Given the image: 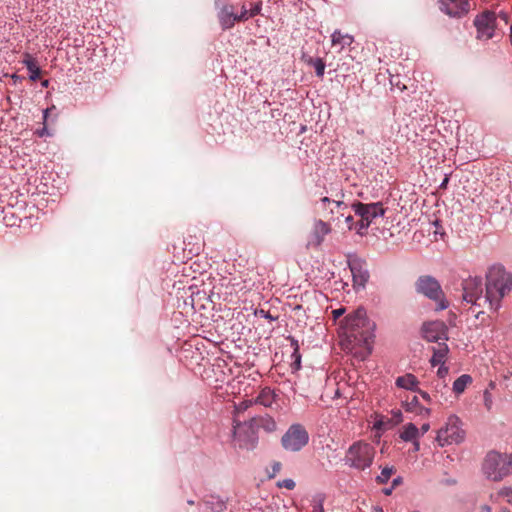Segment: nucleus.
I'll return each mask as SVG.
<instances>
[{
    "mask_svg": "<svg viewBox=\"0 0 512 512\" xmlns=\"http://www.w3.org/2000/svg\"><path fill=\"white\" fill-rule=\"evenodd\" d=\"M472 382V377L468 374H463L458 377L453 383V391L459 395L463 393L466 387Z\"/></svg>",
    "mask_w": 512,
    "mask_h": 512,
    "instance_id": "25",
    "label": "nucleus"
},
{
    "mask_svg": "<svg viewBox=\"0 0 512 512\" xmlns=\"http://www.w3.org/2000/svg\"><path fill=\"white\" fill-rule=\"evenodd\" d=\"M375 511L376 512H383L382 508H376Z\"/></svg>",
    "mask_w": 512,
    "mask_h": 512,
    "instance_id": "51",
    "label": "nucleus"
},
{
    "mask_svg": "<svg viewBox=\"0 0 512 512\" xmlns=\"http://www.w3.org/2000/svg\"><path fill=\"white\" fill-rule=\"evenodd\" d=\"M48 83H49V81H48V80H44V81L42 82V85H43L44 87H47V86H48Z\"/></svg>",
    "mask_w": 512,
    "mask_h": 512,
    "instance_id": "49",
    "label": "nucleus"
},
{
    "mask_svg": "<svg viewBox=\"0 0 512 512\" xmlns=\"http://www.w3.org/2000/svg\"><path fill=\"white\" fill-rule=\"evenodd\" d=\"M251 18L250 11L245 8V6L242 7V11L239 15L236 14V20L237 22H243Z\"/></svg>",
    "mask_w": 512,
    "mask_h": 512,
    "instance_id": "31",
    "label": "nucleus"
},
{
    "mask_svg": "<svg viewBox=\"0 0 512 512\" xmlns=\"http://www.w3.org/2000/svg\"><path fill=\"white\" fill-rule=\"evenodd\" d=\"M479 512H492V509L488 505H482L479 508Z\"/></svg>",
    "mask_w": 512,
    "mask_h": 512,
    "instance_id": "43",
    "label": "nucleus"
},
{
    "mask_svg": "<svg viewBox=\"0 0 512 512\" xmlns=\"http://www.w3.org/2000/svg\"><path fill=\"white\" fill-rule=\"evenodd\" d=\"M331 231L332 228L330 222L324 221L323 219L315 220L309 245L314 247L320 246L323 243L325 236L330 234Z\"/></svg>",
    "mask_w": 512,
    "mask_h": 512,
    "instance_id": "15",
    "label": "nucleus"
},
{
    "mask_svg": "<svg viewBox=\"0 0 512 512\" xmlns=\"http://www.w3.org/2000/svg\"><path fill=\"white\" fill-rule=\"evenodd\" d=\"M447 372H448V369H447V368H445V367H440V368L438 369V375H439L440 377H444V376L447 374Z\"/></svg>",
    "mask_w": 512,
    "mask_h": 512,
    "instance_id": "41",
    "label": "nucleus"
},
{
    "mask_svg": "<svg viewBox=\"0 0 512 512\" xmlns=\"http://www.w3.org/2000/svg\"><path fill=\"white\" fill-rule=\"evenodd\" d=\"M422 337L428 342H439L448 340V328L443 321L435 320L423 323L421 328Z\"/></svg>",
    "mask_w": 512,
    "mask_h": 512,
    "instance_id": "12",
    "label": "nucleus"
},
{
    "mask_svg": "<svg viewBox=\"0 0 512 512\" xmlns=\"http://www.w3.org/2000/svg\"><path fill=\"white\" fill-rule=\"evenodd\" d=\"M188 504H189V505H193V504H194V501H193V500H188Z\"/></svg>",
    "mask_w": 512,
    "mask_h": 512,
    "instance_id": "52",
    "label": "nucleus"
},
{
    "mask_svg": "<svg viewBox=\"0 0 512 512\" xmlns=\"http://www.w3.org/2000/svg\"><path fill=\"white\" fill-rule=\"evenodd\" d=\"M496 17L493 12L485 11L474 21L477 28V38L488 40L493 37Z\"/></svg>",
    "mask_w": 512,
    "mask_h": 512,
    "instance_id": "13",
    "label": "nucleus"
},
{
    "mask_svg": "<svg viewBox=\"0 0 512 512\" xmlns=\"http://www.w3.org/2000/svg\"><path fill=\"white\" fill-rule=\"evenodd\" d=\"M417 384L418 380L413 374H405L396 379V385L407 390H415Z\"/></svg>",
    "mask_w": 512,
    "mask_h": 512,
    "instance_id": "24",
    "label": "nucleus"
},
{
    "mask_svg": "<svg viewBox=\"0 0 512 512\" xmlns=\"http://www.w3.org/2000/svg\"><path fill=\"white\" fill-rule=\"evenodd\" d=\"M309 63L314 66L316 75L318 77H322L324 75V70H325L326 65L321 58L310 59Z\"/></svg>",
    "mask_w": 512,
    "mask_h": 512,
    "instance_id": "26",
    "label": "nucleus"
},
{
    "mask_svg": "<svg viewBox=\"0 0 512 512\" xmlns=\"http://www.w3.org/2000/svg\"><path fill=\"white\" fill-rule=\"evenodd\" d=\"M462 298L465 302L480 308L485 307L482 280L479 277H469L462 282Z\"/></svg>",
    "mask_w": 512,
    "mask_h": 512,
    "instance_id": "11",
    "label": "nucleus"
},
{
    "mask_svg": "<svg viewBox=\"0 0 512 512\" xmlns=\"http://www.w3.org/2000/svg\"><path fill=\"white\" fill-rule=\"evenodd\" d=\"M499 512H510V511L508 509H506V508H503Z\"/></svg>",
    "mask_w": 512,
    "mask_h": 512,
    "instance_id": "50",
    "label": "nucleus"
},
{
    "mask_svg": "<svg viewBox=\"0 0 512 512\" xmlns=\"http://www.w3.org/2000/svg\"><path fill=\"white\" fill-rule=\"evenodd\" d=\"M440 9L449 16L461 17L469 11L467 0H440Z\"/></svg>",
    "mask_w": 512,
    "mask_h": 512,
    "instance_id": "14",
    "label": "nucleus"
},
{
    "mask_svg": "<svg viewBox=\"0 0 512 512\" xmlns=\"http://www.w3.org/2000/svg\"><path fill=\"white\" fill-rule=\"evenodd\" d=\"M353 41V36L349 34H342L340 30H335L331 35L332 46L339 47V52L346 46H350Z\"/></svg>",
    "mask_w": 512,
    "mask_h": 512,
    "instance_id": "19",
    "label": "nucleus"
},
{
    "mask_svg": "<svg viewBox=\"0 0 512 512\" xmlns=\"http://www.w3.org/2000/svg\"><path fill=\"white\" fill-rule=\"evenodd\" d=\"M352 208L360 220L355 224L358 234L364 235L367 228L378 217H383L385 209L380 202L365 204L362 202L353 203Z\"/></svg>",
    "mask_w": 512,
    "mask_h": 512,
    "instance_id": "5",
    "label": "nucleus"
},
{
    "mask_svg": "<svg viewBox=\"0 0 512 512\" xmlns=\"http://www.w3.org/2000/svg\"><path fill=\"white\" fill-rule=\"evenodd\" d=\"M482 469L489 480L501 481L512 474V453L490 451L484 459Z\"/></svg>",
    "mask_w": 512,
    "mask_h": 512,
    "instance_id": "3",
    "label": "nucleus"
},
{
    "mask_svg": "<svg viewBox=\"0 0 512 512\" xmlns=\"http://www.w3.org/2000/svg\"><path fill=\"white\" fill-rule=\"evenodd\" d=\"M400 438L405 442H412L419 438V429L413 423H407L402 427Z\"/></svg>",
    "mask_w": 512,
    "mask_h": 512,
    "instance_id": "22",
    "label": "nucleus"
},
{
    "mask_svg": "<svg viewBox=\"0 0 512 512\" xmlns=\"http://www.w3.org/2000/svg\"><path fill=\"white\" fill-rule=\"evenodd\" d=\"M402 482V479L400 477L398 478H395L393 481H392V487L395 488L396 486H398L400 483Z\"/></svg>",
    "mask_w": 512,
    "mask_h": 512,
    "instance_id": "46",
    "label": "nucleus"
},
{
    "mask_svg": "<svg viewBox=\"0 0 512 512\" xmlns=\"http://www.w3.org/2000/svg\"><path fill=\"white\" fill-rule=\"evenodd\" d=\"M512 291V273L501 265H493L486 274L484 305L492 312L501 307L502 299Z\"/></svg>",
    "mask_w": 512,
    "mask_h": 512,
    "instance_id": "2",
    "label": "nucleus"
},
{
    "mask_svg": "<svg viewBox=\"0 0 512 512\" xmlns=\"http://www.w3.org/2000/svg\"><path fill=\"white\" fill-rule=\"evenodd\" d=\"M419 414L420 415H429L430 414V409L421 407L420 411H419Z\"/></svg>",
    "mask_w": 512,
    "mask_h": 512,
    "instance_id": "45",
    "label": "nucleus"
},
{
    "mask_svg": "<svg viewBox=\"0 0 512 512\" xmlns=\"http://www.w3.org/2000/svg\"><path fill=\"white\" fill-rule=\"evenodd\" d=\"M218 19L224 30L232 28L237 22L234 7L229 4L224 5L218 13Z\"/></svg>",
    "mask_w": 512,
    "mask_h": 512,
    "instance_id": "17",
    "label": "nucleus"
},
{
    "mask_svg": "<svg viewBox=\"0 0 512 512\" xmlns=\"http://www.w3.org/2000/svg\"><path fill=\"white\" fill-rule=\"evenodd\" d=\"M10 77L13 80L14 84H17L18 82H21L24 79V77L19 76L17 74H12L10 75Z\"/></svg>",
    "mask_w": 512,
    "mask_h": 512,
    "instance_id": "39",
    "label": "nucleus"
},
{
    "mask_svg": "<svg viewBox=\"0 0 512 512\" xmlns=\"http://www.w3.org/2000/svg\"><path fill=\"white\" fill-rule=\"evenodd\" d=\"M464 436L465 432L460 426L459 418L455 415H451L448 418L445 427L438 431L436 440L440 446H445L462 442Z\"/></svg>",
    "mask_w": 512,
    "mask_h": 512,
    "instance_id": "8",
    "label": "nucleus"
},
{
    "mask_svg": "<svg viewBox=\"0 0 512 512\" xmlns=\"http://www.w3.org/2000/svg\"><path fill=\"white\" fill-rule=\"evenodd\" d=\"M254 429L262 428L267 432H273L277 428V424L270 416L255 417L249 421Z\"/></svg>",
    "mask_w": 512,
    "mask_h": 512,
    "instance_id": "18",
    "label": "nucleus"
},
{
    "mask_svg": "<svg viewBox=\"0 0 512 512\" xmlns=\"http://www.w3.org/2000/svg\"><path fill=\"white\" fill-rule=\"evenodd\" d=\"M308 441V432L300 424L291 425L281 438L283 448L290 452L300 451L308 444Z\"/></svg>",
    "mask_w": 512,
    "mask_h": 512,
    "instance_id": "9",
    "label": "nucleus"
},
{
    "mask_svg": "<svg viewBox=\"0 0 512 512\" xmlns=\"http://www.w3.org/2000/svg\"><path fill=\"white\" fill-rule=\"evenodd\" d=\"M415 288L418 293L436 302L437 311L448 308L449 303L445 299L439 282L434 277L429 275L419 277L415 283Z\"/></svg>",
    "mask_w": 512,
    "mask_h": 512,
    "instance_id": "6",
    "label": "nucleus"
},
{
    "mask_svg": "<svg viewBox=\"0 0 512 512\" xmlns=\"http://www.w3.org/2000/svg\"><path fill=\"white\" fill-rule=\"evenodd\" d=\"M279 488H286L288 490H293L296 486L295 481L293 479H284L277 483Z\"/></svg>",
    "mask_w": 512,
    "mask_h": 512,
    "instance_id": "29",
    "label": "nucleus"
},
{
    "mask_svg": "<svg viewBox=\"0 0 512 512\" xmlns=\"http://www.w3.org/2000/svg\"><path fill=\"white\" fill-rule=\"evenodd\" d=\"M345 222H346L347 228L349 230L353 229V227L355 228L356 223H354V221H353V216H351V215L345 216Z\"/></svg>",
    "mask_w": 512,
    "mask_h": 512,
    "instance_id": "35",
    "label": "nucleus"
},
{
    "mask_svg": "<svg viewBox=\"0 0 512 512\" xmlns=\"http://www.w3.org/2000/svg\"><path fill=\"white\" fill-rule=\"evenodd\" d=\"M312 512H324V508H323V500H322V499H319V500H318V501L313 505Z\"/></svg>",
    "mask_w": 512,
    "mask_h": 512,
    "instance_id": "34",
    "label": "nucleus"
},
{
    "mask_svg": "<svg viewBox=\"0 0 512 512\" xmlns=\"http://www.w3.org/2000/svg\"><path fill=\"white\" fill-rule=\"evenodd\" d=\"M419 429V437L421 435H424L425 433H427L430 429V425L428 423H424Z\"/></svg>",
    "mask_w": 512,
    "mask_h": 512,
    "instance_id": "38",
    "label": "nucleus"
},
{
    "mask_svg": "<svg viewBox=\"0 0 512 512\" xmlns=\"http://www.w3.org/2000/svg\"><path fill=\"white\" fill-rule=\"evenodd\" d=\"M274 392L269 387L263 388L255 399L256 404L270 407L274 402Z\"/></svg>",
    "mask_w": 512,
    "mask_h": 512,
    "instance_id": "23",
    "label": "nucleus"
},
{
    "mask_svg": "<svg viewBox=\"0 0 512 512\" xmlns=\"http://www.w3.org/2000/svg\"><path fill=\"white\" fill-rule=\"evenodd\" d=\"M393 473L394 469L392 467H385L382 469L380 475L377 476L376 481L379 484H384L390 479Z\"/></svg>",
    "mask_w": 512,
    "mask_h": 512,
    "instance_id": "27",
    "label": "nucleus"
},
{
    "mask_svg": "<svg viewBox=\"0 0 512 512\" xmlns=\"http://www.w3.org/2000/svg\"><path fill=\"white\" fill-rule=\"evenodd\" d=\"M254 402L252 400H244L239 403V405L236 407V410L238 412H243L246 409H248Z\"/></svg>",
    "mask_w": 512,
    "mask_h": 512,
    "instance_id": "33",
    "label": "nucleus"
},
{
    "mask_svg": "<svg viewBox=\"0 0 512 512\" xmlns=\"http://www.w3.org/2000/svg\"><path fill=\"white\" fill-rule=\"evenodd\" d=\"M345 313V308H339L332 311L333 318L336 320Z\"/></svg>",
    "mask_w": 512,
    "mask_h": 512,
    "instance_id": "36",
    "label": "nucleus"
},
{
    "mask_svg": "<svg viewBox=\"0 0 512 512\" xmlns=\"http://www.w3.org/2000/svg\"><path fill=\"white\" fill-rule=\"evenodd\" d=\"M233 443L240 449H253L257 443V436L254 427L248 422H236L233 429Z\"/></svg>",
    "mask_w": 512,
    "mask_h": 512,
    "instance_id": "10",
    "label": "nucleus"
},
{
    "mask_svg": "<svg viewBox=\"0 0 512 512\" xmlns=\"http://www.w3.org/2000/svg\"><path fill=\"white\" fill-rule=\"evenodd\" d=\"M22 63L29 70V72H30V79L32 81H36L37 79H39L40 74H41V70L38 67L37 62L35 61V59L29 53H25L23 55Z\"/></svg>",
    "mask_w": 512,
    "mask_h": 512,
    "instance_id": "20",
    "label": "nucleus"
},
{
    "mask_svg": "<svg viewBox=\"0 0 512 512\" xmlns=\"http://www.w3.org/2000/svg\"><path fill=\"white\" fill-rule=\"evenodd\" d=\"M448 346L445 342L439 343L437 348H433V356L430 363L433 367L443 364L448 354Z\"/></svg>",
    "mask_w": 512,
    "mask_h": 512,
    "instance_id": "21",
    "label": "nucleus"
},
{
    "mask_svg": "<svg viewBox=\"0 0 512 512\" xmlns=\"http://www.w3.org/2000/svg\"><path fill=\"white\" fill-rule=\"evenodd\" d=\"M48 113H49V109H46L44 111V115H43V119H44V126L41 130H38L36 132V134L39 136V137H43V136H46V135H50L48 130H47V127H46V120H47V117H48Z\"/></svg>",
    "mask_w": 512,
    "mask_h": 512,
    "instance_id": "30",
    "label": "nucleus"
},
{
    "mask_svg": "<svg viewBox=\"0 0 512 512\" xmlns=\"http://www.w3.org/2000/svg\"><path fill=\"white\" fill-rule=\"evenodd\" d=\"M261 8H262V1H259L257 3H255L251 8H250V15L251 17H254L258 14H260L261 12Z\"/></svg>",
    "mask_w": 512,
    "mask_h": 512,
    "instance_id": "32",
    "label": "nucleus"
},
{
    "mask_svg": "<svg viewBox=\"0 0 512 512\" xmlns=\"http://www.w3.org/2000/svg\"><path fill=\"white\" fill-rule=\"evenodd\" d=\"M418 404V399L416 396H414L411 400V402L407 403V411H413L414 406Z\"/></svg>",
    "mask_w": 512,
    "mask_h": 512,
    "instance_id": "37",
    "label": "nucleus"
},
{
    "mask_svg": "<svg viewBox=\"0 0 512 512\" xmlns=\"http://www.w3.org/2000/svg\"><path fill=\"white\" fill-rule=\"evenodd\" d=\"M272 468H273L274 472H279L281 470V463L280 462L274 463Z\"/></svg>",
    "mask_w": 512,
    "mask_h": 512,
    "instance_id": "44",
    "label": "nucleus"
},
{
    "mask_svg": "<svg viewBox=\"0 0 512 512\" xmlns=\"http://www.w3.org/2000/svg\"><path fill=\"white\" fill-rule=\"evenodd\" d=\"M376 450L367 442L358 441L353 443L346 452L345 462L357 470L369 468L374 460Z\"/></svg>",
    "mask_w": 512,
    "mask_h": 512,
    "instance_id": "4",
    "label": "nucleus"
},
{
    "mask_svg": "<svg viewBox=\"0 0 512 512\" xmlns=\"http://www.w3.org/2000/svg\"><path fill=\"white\" fill-rule=\"evenodd\" d=\"M348 206L341 200H334L329 197H322L314 203L315 212L328 222L339 220V216H345Z\"/></svg>",
    "mask_w": 512,
    "mask_h": 512,
    "instance_id": "7",
    "label": "nucleus"
},
{
    "mask_svg": "<svg viewBox=\"0 0 512 512\" xmlns=\"http://www.w3.org/2000/svg\"><path fill=\"white\" fill-rule=\"evenodd\" d=\"M349 267L352 273L354 288H364L369 279L368 271L363 267V265L359 261H353L349 263Z\"/></svg>",
    "mask_w": 512,
    "mask_h": 512,
    "instance_id": "16",
    "label": "nucleus"
},
{
    "mask_svg": "<svg viewBox=\"0 0 512 512\" xmlns=\"http://www.w3.org/2000/svg\"><path fill=\"white\" fill-rule=\"evenodd\" d=\"M341 346L344 351L364 360L372 352L375 324L364 308L348 314L342 326Z\"/></svg>",
    "mask_w": 512,
    "mask_h": 512,
    "instance_id": "1",
    "label": "nucleus"
},
{
    "mask_svg": "<svg viewBox=\"0 0 512 512\" xmlns=\"http://www.w3.org/2000/svg\"><path fill=\"white\" fill-rule=\"evenodd\" d=\"M412 443H413V452H417V451H419V449H420V443H419L418 439H416V440L412 441Z\"/></svg>",
    "mask_w": 512,
    "mask_h": 512,
    "instance_id": "42",
    "label": "nucleus"
},
{
    "mask_svg": "<svg viewBox=\"0 0 512 512\" xmlns=\"http://www.w3.org/2000/svg\"><path fill=\"white\" fill-rule=\"evenodd\" d=\"M447 183H448V177H445V179L443 180V182H442V184H441V187H442V188H443V187H446Z\"/></svg>",
    "mask_w": 512,
    "mask_h": 512,
    "instance_id": "48",
    "label": "nucleus"
},
{
    "mask_svg": "<svg viewBox=\"0 0 512 512\" xmlns=\"http://www.w3.org/2000/svg\"><path fill=\"white\" fill-rule=\"evenodd\" d=\"M419 393H420V395L422 396V398H423L424 400H426L427 402H430V401H431V397H430V395H429L427 392H425V391H419Z\"/></svg>",
    "mask_w": 512,
    "mask_h": 512,
    "instance_id": "40",
    "label": "nucleus"
},
{
    "mask_svg": "<svg viewBox=\"0 0 512 512\" xmlns=\"http://www.w3.org/2000/svg\"><path fill=\"white\" fill-rule=\"evenodd\" d=\"M497 496L506 499L509 504H512V488L503 487L497 492Z\"/></svg>",
    "mask_w": 512,
    "mask_h": 512,
    "instance_id": "28",
    "label": "nucleus"
},
{
    "mask_svg": "<svg viewBox=\"0 0 512 512\" xmlns=\"http://www.w3.org/2000/svg\"><path fill=\"white\" fill-rule=\"evenodd\" d=\"M393 489H394V488H393L392 486H391V487H389V488H385V489H383V493H384L385 495L389 496V495H391V494H392Z\"/></svg>",
    "mask_w": 512,
    "mask_h": 512,
    "instance_id": "47",
    "label": "nucleus"
}]
</instances>
